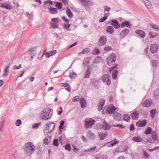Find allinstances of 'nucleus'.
Wrapping results in <instances>:
<instances>
[{
	"mask_svg": "<svg viewBox=\"0 0 159 159\" xmlns=\"http://www.w3.org/2000/svg\"><path fill=\"white\" fill-rule=\"evenodd\" d=\"M25 154L29 156L32 154L35 151V146L34 144L30 142L27 143L24 149Z\"/></svg>",
	"mask_w": 159,
	"mask_h": 159,
	"instance_id": "f257e3e1",
	"label": "nucleus"
},
{
	"mask_svg": "<svg viewBox=\"0 0 159 159\" xmlns=\"http://www.w3.org/2000/svg\"><path fill=\"white\" fill-rule=\"evenodd\" d=\"M42 120H48L50 119L52 116L53 110L49 108H47L43 110L42 111Z\"/></svg>",
	"mask_w": 159,
	"mask_h": 159,
	"instance_id": "f03ea898",
	"label": "nucleus"
},
{
	"mask_svg": "<svg viewBox=\"0 0 159 159\" xmlns=\"http://www.w3.org/2000/svg\"><path fill=\"white\" fill-rule=\"evenodd\" d=\"M55 126V124L52 122L47 124L46 128L43 130L44 133L46 135L50 134L54 129Z\"/></svg>",
	"mask_w": 159,
	"mask_h": 159,
	"instance_id": "7ed1b4c3",
	"label": "nucleus"
},
{
	"mask_svg": "<svg viewBox=\"0 0 159 159\" xmlns=\"http://www.w3.org/2000/svg\"><path fill=\"white\" fill-rule=\"evenodd\" d=\"M116 59V54L115 53H111L107 59V62L109 65H111L115 63Z\"/></svg>",
	"mask_w": 159,
	"mask_h": 159,
	"instance_id": "20e7f679",
	"label": "nucleus"
},
{
	"mask_svg": "<svg viewBox=\"0 0 159 159\" xmlns=\"http://www.w3.org/2000/svg\"><path fill=\"white\" fill-rule=\"evenodd\" d=\"M111 77L108 74H104L102 78V81L106 84L108 85H110L111 83Z\"/></svg>",
	"mask_w": 159,
	"mask_h": 159,
	"instance_id": "39448f33",
	"label": "nucleus"
},
{
	"mask_svg": "<svg viewBox=\"0 0 159 159\" xmlns=\"http://www.w3.org/2000/svg\"><path fill=\"white\" fill-rule=\"evenodd\" d=\"M84 127L86 128H91L94 124L95 121L91 118L87 119L85 121Z\"/></svg>",
	"mask_w": 159,
	"mask_h": 159,
	"instance_id": "423d86ee",
	"label": "nucleus"
},
{
	"mask_svg": "<svg viewBox=\"0 0 159 159\" xmlns=\"http://www.w3.org/2000/svg\"><path fill=\"white\" fill-rule=\"evenodd\" d=\"M107 38L105 36H102L99 39L98 45L102 46L105 45L107 42Z\"/></svg>",
	"mask_w": 159,
	"mask_h": 159,
	"instance_id": "0eeeda50",
	"label": "nucleus"
},
{
	"mask_svg": "<svg viewBox=\"0 0 159 159\" xmlns=\"http://www.w3.org/2000/svg\"><path fill=\"white\" fill-rule=\"evenodd\" d=\"M81 4L85 7L91 6L92 2L89 0H79Z\"/></svg>",
	"mask_w": 159,
	"mask_h": 159,
	"instance_id": "6e6552de",
	"label": "nucleus"
},
{
	"mask_svg": "<svg viewBox=\"0 0 159 159\" xmlns=\"http://www.w3.org/2000/svg\"><path fill=\"white\" fill-rule=\"evenodd\" d=\"M120 26L122 28H123L125 27L130 28L132 26V25L129 21L125 20L121 23Z\"/></svg>",
	"mask_w": 159,
	"mask_h": 159,
	"instance_id": "1a4fd4ad",
	"label": "nucleus"
},
{
	"mask_svg": "<svg viewBox=\"0 0 159 159\" xmlns=\"http://www.w3.org/2000/svg\"><path fill=\"white\" fill-rule=\"evenodd\" d=\"M96 148L97 147L95 146L91 148H90L84 150L83 151L82 155H85L87 153L93 152L95 150Z\"/></svg>",
	"mask_w": 159,
	"mask_h": 159,
	"instance_id": "9d476101",
	"label": "nucleus"
},
{
	"mask_svg": "<svg viewBox=\"0 0 159 159\" xmlns=\"http://www.w3.org/2000/svg\"><path fill=\"white\" fill-rule=\"evenodd\" d=\"M129 32V30L127 28H125L122 30L120 33V35L121 38H124L126 35L128 34Z\"/></svg>",
	"mask_w": 159,
	"mask_h": 159,
	"instance_id": "9b49d317",
	"label": "nucleus"
},
{
	"mask_svg": "<svg viewBox=\"0 0 159 159\" xmlns=\"http://www.w3.org/2000/svg\"><path fill=\"white\" fill-rule=\"evenodd\" d=\"M158 49V47L156 44H152L151 45L150 49L151 52L152 53H156Z\"/></svg>",
	"mask_w": 159,
	"mask_h": 159,
	"instance_id": "f8f14e48",
	"label": "nucleus"
},
{
	"mask_svg": "<svg viewBox=\"0 0 159 159\" xmlns=\"http://www.w3.org/2000/svg\"><path fill=\"white\" fill-rule=\"evenodd\" d=\"M116 108L113 105L112 107H108L106 109V113L107 114H111L113 113L116 109Z\"/></svg>",
	"mask_w": 159,
	"mask_h": 159,
	"instance_id": "ddd939ff",
	"label": "nucleus"
},
{
	"mask_svg": "<svg viewBox=\"0 0 159 159\" xmlns=\"http://www.w3.org/2000/svg\"><path fill=\"white\" fill-rule=\"evenodd\" d=\"M90 58L89 57H85L83 60V66H85L86 65L88 67L87 70H90L91 69V66H89L88 64L90 61Z\"/></svg>",
	"mask_w": 159,
	"mask_h": 159,
	"instance_id": "4468645a",
	"label": "nucleus"
},
{
	"mask_svg": "<svg viewBox=\"0 0 159 159\" xmlns=\"http://www.w3.org/2000/svg\"><path fill=\"white\" fill-rule=\"evenodd\" d=\"M122 115L118 112L113 113V117L114 119L117 121H119L121 119Z\"/></svg>",
	"mask_w": 159,
	"mask_h": 159,
	"instance_id": "2eb2a0df",
	"label": "nucleus"
},
{
	"mask_svg": "<svg viewBox=\"0 0 159 159\" xmlns=\"http://www.w3.org/2000/svg\"><path fill=\"white\" fill-rule=\"evenodd\" d=\"M105 102V100L103 99H101L100 100L99 102L98 105V111H100L102 109Z\"/></svg>",
	"mask_w": 159,
	"mask_h": 159,
	"instance_id": "dca6fc26",
	"label": "nucleus"
},
{
	"mask_svg": "<svg viewBox=\"0 0 159 159\" xmlns=\"http://www.w3.org/2000/svg\"><path fill=\"white\" fill-rule=\"evenodd\" d=\"M111 25L116 29L119 28L120 26L118 22L115 20H112Z\"/></svg>",
	"mask_w": 159,
	"mask_h": 159,
	"instance_id": "f3484780",
	"label": "nucleus"
},
{
	"mask_svg": "<svg viewBox=\"0 0 159 159\" xmlns=\"http://www.w3.org/2000/svg\"><path fill=\"white\" fill-rule=\"evenodd\" d=\"M139 112L136 111L132 112L131 114L132 119L134 120H137L139 118Z\"/></svg>",
	"mask_w": 159,
	"mask_h": 159,
	"instance_id": "a211bd4d",
	"label": "nucleus"
},
{
	"mask_svg": "<svg viewBox=\"0 0 159 159\" xmlns=\"http://www.w3.org/2000/svg\"><path fill=\"white\" fill-rule=\"evenodd\" d=\"M152 103V101L151 100H147L142 104V106L144 107H148Z\"/></svg>",
	"mask_w": 159,
	"mask_h": 159,
	"instance_id": "6ab92c4d",
	"label": "nucleus"
},
{
	"mask_svg": "<svg viewBox=\"0 0 159 159\" xmlns=\"http://www.w3.org/2000/svg\"><path fill=\"white\" fill-rule=\"evenodd\" d=\"M135 32L139 35L142 38H144L145 36V33L142 30H137L135 31Z\"/></svg>",
	"mask_w": 159,
	"mask_h": 159,
	"instance_id": "aec40b11",
	"label": "nucleus"
},
{
	"mask_svg": "<svg viewBox=\"0 0 159 159\" xmlns=\"http://www.w3.org/2000/svg\"><path fill=\"white\" fill-rule=\"evenodd\" d=\"M142 2L147 7L148 9H151L152 8V6L150 2L148 0H141Z\"/></svg>",
	"mask_w": 159,
	"mask_h": 159,
	"instance_id": "412c9836",
	"label": "nucleus"
},
{
	"mask_svg": "<svg viewBox=\"0 0 159 159\" xmlns=\"http://www.w3.org/2000/svg\"><path fill=\"white\" fill-rule=\"evenodd\" d=\"M101 61V57L100 56L97 57L93 61V63L91 64L92 67H95L96 66L95 64H98Z\"/></svg>",
	"mask_w": 159,
	"mask_h": 159,
	"instance_id": "4be33fe9",
	"label": "nucleus"
},
{
	"mask_svg": "<svg viewBox=\"0 0 159 159\" xmlns=\"http://www.w3.org/2000/svg\"><path fill=\"white\" fill-rule=\"evenodd\" d=\"M80 102L81 104V107L83 108L86 107V102L84 98H82L80 99Z\"/></svg>",
	"mask_w": 159,
	"mask_h": 159,
	"instance_id": "5701e85b",
	"label": "nucleus"
},
{
	"mask_svg": "<svg viewBox=\"0 0 159 159\" xmlns=\"http://www.w3.org/2000/svg\"><path fill=\"white\" fill-rule=\"evenodd\" d=\"M87 136L91 139H93L95 138L94 134L91 130L87 131Z\"/></svg>",
	"mask_w": 159,
	"mask_h": 159,
	"instance_id": "b1692460",
	"label": "nucleus"
},
{
	"mask_svg": "<svg viewBox=\"0 0 159 159\" xmlns=\"http://www.w3.org/2000/svg\"><path fill=\"white\" fill-rule=\"evenodd\" d=\"M102 128L104 130H107L110 129V126L109 124L107 123L106 122L104 121L103 122V125Z\"/></svg>",
	"mask_w": 159,
	"mask_h": 159,
	"instance_id": "393cba45",
	"label": "nucleus"
},
{
	"mask_svg": "<svg viewBox=\"0 0 159 159\" xmlns=\"http://www.w3.org/2000/svg\"><path fill=\"white\" fill-rule=\"evenodd\" d=\"M133 140L135 142H140L143 141L142 139L139 136H135L132 138Z\"/></svg>",
	"mask_w": 159,
	"mask_h": 159,
	"instance_id": "a878e982",
	"label": "nucleus"
},
{
	"mask_svg": "<svg viewBox=\"0 0 159 159\" xmlns=\"http://www.w3.org/2000/svg\"><path fill=\"white\" fill-rule=\"evenodd\" d=\"M151 134V137L152 139H153L154 141L156 140L157 138V136L156 132L155 131H154L152 132Z\"/></svg>",
	"mask_w": 159,
	"mask_h": 159,
	"instance_id": "bb28decb",
	"label": "nucleus"
},
{
	"mask_svg": "<svg viewBox=\"0 0 159 159\" xmlns=\"http://www.w3.org/2000/svg\"><path fill=\"white\" fill-rule=\"evenodd\" d=\"M1 7L9 10H10L12 8V7L11 5L9 4L5 3L2 4L1 5Z\"/></svg>",
	"mask_w": 159,
	"mask_h": 159,
	"instance_id": "cd10ccee",
	"label": "nucleus"
},
{
	"mask_svg": "<svg viewBox=\"0 0 159 159\" xmlns=\"http://www.w3.org/2000/svg\"><path fill=\"white\" fill-rule=\"evenodd\" d=\"M123 119L126 121H129L130 120V115H124L123 116Z\"/></svg>",
	"mask_w": 159,
	"mask_h": 159,
	"instance_id": "c85d7f7f",
	"label": "nucleus"
},
{
	"mask_svg": "<svg viewBox=\"0 0 159 159\" xmlns=\"http://www.w3.org/2000/svg\"><path fill=\"white\" fill-rule=\"evenodd\" d=\"M98 135L100 140L104 139L107 136V134L105 133L102 132L98 133Z\"/></svg>",
	"mask_w": 159,
	"mask_h": 159,
	"instance_id": "c756f323",
	"label": "nucleus"
},
{
	"mask_svg": "<svg viewBox=\"0 0 159 159\" xmlns=\"http://www.w3.org/2000/svg\"><path fill=\"white\" fill-rule=\"evenodd\" d=\"M106 31L110 34H112L114 32V29L113 27L111 26H108L107 27Z\"/></svg>",
	"mask_w": 159,
	"mask_h": 159,
	"instance_id": "7c9ffc66",
	"label": "nucleus"
},
{
	"mask_svg": "<svg viewBox=\"0 0 159 159\" xmlns=\"http://www.w3.org/2000/svg\"><path fill=\"white\" fill-rule=\"evenodd\" d=\"M49 12L52 14H56L58 13L57 10L56 8H54L50 7L49 9Z\"/></svg>",
	"mask_w": 159,
	"mask_h": 159,
	"instance_id": "2f4dec72",
	"label": "nucleus"
},
{
	"mask_svg": "<svg viewBox=\"0 0 159 159\" xmlns=\"http://www.w3.org/2000/svg\"><path fill=\"white\" fill-rule=\"evenodd\" d=\"M91 70H86L85 72L84 78H89L91 74Z\"/></svg>",
	"mask_w": 159,
	"mask_h": 159,
	"instance_id": "473e14b6",
	"label": "nucleus"
},
{
	"mask_svg": "<svg viewBox=\"0 0 159 159\" xmlns=\"http://www.w3.org/2000/svg\"><path fill=\"white\" fill-rule=\"evenodd\" d=\"M118 74L117 70H113L112 74V78L114 80H115L116 79Z\"/></svg>",
	"mask_w": 159,
	"mask_h": 159,
	"instance_id": "72a5a7b5",
	"label": "nucleus"
},
{
	"mask_svg": "<svg viewBox=\"0 0 159 159\" xmlns=\"http://www.w3.org/2000/svg\"><path fill=\"white\" fill-rule=\"evenodd\" d=\"M152 129L151 128L148 127L145 130L144 134H152Z\"/></svg>",
	"mask_w": 159,
	"mask_h": 159,
	"instance_id": "f704fd0d",
	"label": "nucleus"
},
{
	"mask_svg": "<svg viewBox=\"0 0 159 159\" xmlns=\"http://www.w3.org/2000/svg\"><path fill=\"white\" fill-rule=\"evenodd\" d=\"M151 63L152 66L155 68H156L158 66V62L157 60H153L151 61Z\"/></svg>",
	"mask_w": 159,
	"mask_h": 159,
	"instance_id": "c9c22d12",
	"label": "nucleus"
},
{
	"mask_svg": "<svg viewBox=\"0 0 159 159\" xmlns=\"http://www.w3.org/2000/svg\"><path fill=\"white\" fill-rule=\"evenodd\" d=\"M150 116L152 118H153L155 117V115L156 114H157V111L156 109L154 110H151L150 111Z\"/></svg>",
	"mask_w": 159,
	"mask_h": 159,
	"instance_id": "e433bc0d",
	"label": "nucleus"
},
{
	"mask_svg": "<svg viewBox=\"0 0 159 159\" xmlns=\"http://www.w3.org/2000/svg\"><path fill=\"white\" fill-rule=\"evenodd\" d=\"M66 13L68 17L70 18H72L73 17V14L68 8H67L66 9Z\"/></svg>",
	"mask_w": 159,
	"mask_h": 159,
	"instance_id": "4c0bfd02",
	"label": "nucleus"
},
{
	"mask_svg": "<svg viewBox=\"0 0 159 159\" xmlns=\"http://www.w3.org/2000/svg\"><path fill=\"white\" fill-rule=\"evenodd\" d=\"M65 122L63 120H61L60 123V125L59 127V129L61 132V129H63L64 128Z\"/></svg>",
	"mask_w": 159,
	"mask_h": 159,
	"instance_id": "58836bf2",
	"label": "nucleus"
},
{
	"mask_svg": "<svg viewBox=\"0 0 159 159\" xmlns=\"http://www.w3.org/2000/svg\"><path fill=\"white\" fill-rule=\"evenodd\" d=\"M109 14H110L109 13H107L106 14H104V16L102 17L99 20V22H103L105 20L107 19V17L109 16Z\"/></svg>",
	"mask_w": 159,
	"mask_h": 159,
	"instance_id": "ea45409f",
	"label": "nucleus"
},
{
	"mask_svg": "<svg viewBox=\"0 0 159 159\" xmlns=\"http://www.w3.org/2000/svg\"><path fill=\"white\" fill-rule=\"evenodd\" d=\"M154 141H154V140L152 139H148L144 140V143L145 144H147L148 143L152 144L154 143Z\"/></svg>",
	"mask_w": 159,
	"mask_h": 159,
	"instance_id": "a19ab883",
	"label": "nucleus"
},
{
	"mask_svg": "<svg viewBox=\"0 0 159 159\" xmlns=\"http://www.w3.org/2000/svg\"><path fill=\"white\" fill-rule=\"evenodd\" d=\"M50 136H47L45 137V138H44L43 140L44 144L47 145L49 143V140L50 139Z\"/></svg>",
	"mask_w": 159,
	"mask_h": 159,
	"instance_id": "79ce46f5",
	"label": "nucleus"
},
{
	"mask_svg": "<svg viewBox=\"0 0 159 159\" xmlns=\"http://www.w3.org/2000/svg\"><path fill=\"white\" fill-rule=\"evenodd\" d=\"M50 25L51 26V28L54 29L57 28L59 27L58 25L55 23L50 22Z\"/></svg>",
	"mask_w": 159,
	"mask_h": 159,
	"instance_id": "37998d69",
	"label": "nucleus"
},
{
	"mask_svg": "<svg viewBox=\"0 0 159 159\" xmlns=\"http://www.w3.org/2000/svg\"><path fill=\"white\" fill-rule=\"evenodd\" d=\"M149 25L152 28L159 31V27L157 25L152 23H150Z\"/></svg>",
	"mask_w": 159,
	"mask_h": 159,
	"instance_id": "c03bdc74",
	"label": "nucleus"
},
{
	"mask_svg": "<svg viewBox=\"0 0 159 159\" xmlns=\"http://www.w3.org/2000/svg\"><path fill=\"white\" fill-rule=\"evenodd\" d=\"M70 25L68 23H66L64 24V28L66 30L68 31L70 30Z\"/></svg>",
	"mask_w": 159,
	"mask_h": 159,
	"instance_id": "a18cd8bd",
	"label": "nucleus"
},
{
	"mask_svg": "<svg viewBox=\"0 0 159 159\" xmlns=\"http://www.w3.org/2000/svg\"><path fill=\"white\" fill-rule=\"evenodd\" d=\"M107 155L103 154L97 157L95 159H107Z\"/></svg>",
	"mask_w": 159,
	"mask_h": 159,
	"instance_id": "49530a36",
	"label": "nucleus"
},
{
	"mask_svg": "<svg viewBox=\"0 0 159 159\" xmlns=\"http://www.w3.org/2000/svg\"><path fill=\"white\" fill-rule=\"evenodd\" d=\"M100 53V50L96 48L92 51V54L93 55H98Z\"/></svg>",
	"mask_w": 159,
	"mask_h": 159,
	"instance_id": "de8ad7c7",
	"label": "nucleus"
},
{
	"mask_svg": "<svg viewBox=\"0 0 159 159\" xmlns=\"http://www.w3.org/2000/svg\"><path fill=\"white\" fill-rule=\"evenodd\" d=\"M36 152L37 154H39L41 152L42 149L41 148L40 146H37L35 148Z\"/></svg>",
	"mask_w": 159,
	"mask_h": 159,
	"instance_id": "09e8293b",
	"label": "nucleus"
},
{
	"mask_svg": "<svg viewBox=\"0 0 159 159\" xmlns=\"http://www.w3.org/2000/svg\"><path fill=\"white\" fill-rule=\"evenodd\" d=\"M41 124V122L35 123L34 125H33L32 126V128L35 129H37L39 128Z\"/></svg>",
	"mask_w": 159,
	"mask_h": 159,
	"instance_id": "8fccbe9b",
	"label": "nucleus"
},
{
	"mask_svg": "<svg viewBox=\"0 0 159 159\" xmlns=\"http://www.w3.org/2000/svg\"><path fill=\"white\" fill-rule=\"evenodd\" d=\"M65 149L69 151L71 150V146L69 143H67L65 147Z\"/></svg>",
	"mask_w": 159,
	"mask_h": 159,
	"instance_id": "3c124183",
	"label": "nucleus"
},
{
	"mask_svg": "<svg viewBox=\"0 0 159 159\" xmlns=\"http://www.w3.org/2000/svg\"><path fill=\"white\" fill-rule=\"evenodd\" d=\"M69 76H70L71 79H74L76 77V75L75 72H73L72 73H70L69 74Z\"/></svg>",
	"mask_w": 159,
	"mask_h": 159,
	"instance_id": "603ef678",
	"label": "nucleus"
},
{
	"mask_svg": "<svg viewBox=\"0 0 159 159\" xmlns=\"http://www.w3.org/2000/svg\"><path fill=\"white\" fill-rule=\"evenodd\" d=\"M56 3H57L56 4V7H57L59 9H60L62 7V5L61 2H55Z\"/></svg>",
	"mask_w": 159,
	"mask_h": 159,
	"instance_id": "864d4df0",
	"label": "nucleus"
},
{
	"mask_svg": "<svg viewBox=\"0 0 159 159\" xmlns=\"http://www.w3.org/2000/svg\"><path fill=\"white\" fill-rule=\"evenodd\" d=\"M29 51L31 54H33V56H34L36 53L34 51V48H30Z\"/></svg>",
	"mask_w": 159,
	"mask_h": 159,
	"instance_id": "5fc2aeb1",
	"label": "nucleus"
},
{
	"mask_svg": "<svg viewBox=\"0 0 159 159\" xmlns=\"http://www.w3.org/2000/svg\"><path fill=\"white\" fill-rule=\"evenodd\" d=\"M89 52V49L88 48H86L83 50L81 53L83 54H85L88 53Z\"/></svg>",
	"mask_w": 159,
	"mask_h": 159,
	"instance_id": "6e6d98bb",
	"label": "nucleus"
},
{
	"mask_svg": "<svg viewBox=\"0 0 159 159\" xmlns=\"http://www.w3.org/2000/svg\"><path fill=\"white\" fill-rule=\"evenodd\" d=\"M58 139H55L54 140L53 143V145L57 147L58 145Z\"/></svg>",
	"mask_w": 159,
	"mask_h": 159,
	"instance_id": "4d7b16f0",
	"label": "nucleus"
},
{
	"mask_svg": "<svg viewBox=\"0 0 159 159\" xmlns=\"http://www.w3.org/2000/svg\"><path fill=\"white\" fill-rule=\"evenodd\" d=\"M119 141H111L110 142V145L111 146V147L114 146L115 145L117 144L118 143Z\"/></svg>",
	"mask_w": 159,
	"mask_h": 159,
	"instance_id": "13d9d810",
	"label": "nucleus"
},
{
	"mask_svg": "<svg viewBox=\"0 0 159 159\" xmlns=\"http://www.w3.org/2000/svg\"><path fill=\"white\" fill-rule=\"evenodd\" d=\"M147 123L146 120H144L140 122L141 127L144 126Z\"/></svg>",
	"mask_w": 159,
	"mask_h": 159,
	"instance_id": "bf43d9fd",
	"label": "nucleus"
},
{
	"mask_svg": "<svg viewBox=\"0 0 159 159\" xmlns=\"http://www.w3.org/2000/svg\"><path fill=\"white\" fill-rule=\"evenodd\" d=\"M21 124V121L20 120L18 119L16 122L15 125L17 126H20Z\"/></svg>",
	"mask_w": 159,
	"mask_h": 159,
	"instance_id": "052dcab7",
	"label": "nucleus"
},
{
	"mask_svg": "<svg viewBox=\"0 0 159 159\" xmlns=\"http://www.w3.org/2000/svg\"><path fill=\"white\" fill-rule=\"evenodd\" d=\"M112 48L111 47L109 46L105 47L104 48V50L107 52H108L110 51H111L112 50Z\"/></svg>",
	"mask_w": 159,
	"mask_h": 159,
	"instance_id": "680f3d73",
	"label": "nucleus"
},
{
	"mask_svg": "<svg viewBox=\"0 0 159 159\" xmlns=\"http://www.w3.org/2000/svg\"><path fill=\"white\" fill-rule=\"evenodd\" d=\"M98 82V80L94 79H92L91 80V83L93 86H94L95 84Z\"/></svg>",
	"mask_w": 159,
	"mask_h": 159,
	"instance_id": "e2e57ef3",
	"label": "nucleus"
},
{
	"mask_svg": "<svg viewBox=\"0 0 159 159\" xmlns=\"http://www.w3.org/2000/svg\"><path fill=\"white\" fill-rule=\"evenodd\" d=\"M47 3L49 4L50 5H52L53 4L51 0H48L45 2L44 4V6H45Z\"/></svg>",
	"mask_w": 159,
	"mask_h": 159,
	"instance_id": "0e129e2a",
	"label": "nucleus"
},
{
	"mask_svg": "<svg viewBox=\"0 0 159 159\" xmlns=\"http://www.w3.org/2000/svg\"><path fill=\"white\" fill-rule=\"evenodd\" d=\"M79 100V97L78 96H76L74 97L72 99V101L73 102H77Z\"/></svg>",
	"mask_w": 159,
	"mask_h": 159,
	"instance_id": "69168bd1",
	"label": "nucleus"
},
{
	"mask_svg": "<svg viewBox=\"0 0 159 159\" xmlns=\"http://www.w3.org/2000/svg\"><path fill=\"white\" fill-rule=\"evenodd\" d=\"M8 70H4L2 74V77H6L8 75Z\"/></svg>",
	"mask_w": 159,
	"mask_h": 159,
	"instance_id": "338daca9",
	"label": "nucleus"
},
{
	"mask_svg": "<svg viewBox=\"0 0 159 159\" xmlns=\"http://www.w3.org/2000/svg\"><path fill=\"white\" fill-rule=\"evenodd\" d=\"M154 33L152 32H150L149 33V35L150 38H154L156 37V35H154Z\"/></svg>",
	"mask_w": 159,
	"mask_h": 159,
	"instance_id": "774afa93",
	"label": "nucleus"
}]
</instances>
